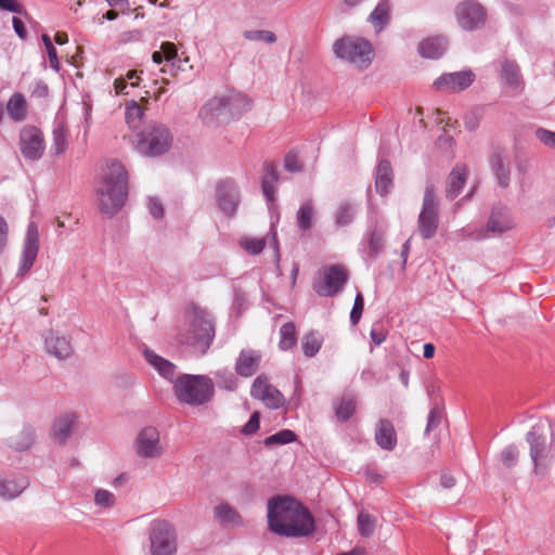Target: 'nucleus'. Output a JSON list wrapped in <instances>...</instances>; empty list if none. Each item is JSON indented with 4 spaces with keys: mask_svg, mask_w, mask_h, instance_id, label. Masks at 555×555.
Returning a JSON list of instances; mask_svg holds the SVG:
<instances>
[{
    "mask_svg": "<svg viewBox=\"0 0 555 555\" xmlns=\"http://www.w3.org/2000/svg\"><path fill=\"white\" fill-rule=\"evenodd\" d=\"M393 186V171L390 162L382 159L375 172V189L380 196L387 195Z\"/></svg>",
    "mask_w": 555,
    "mask_h": 555,
    "instance_id": "cd10ccee",
    "label": "nucleus"
},
{
    "mask_svg": "<svg viewBox=\"0 0 555 555\" xmlns=\"http://www.w3.org/2000/svg\"><path fill=\"white\" fill-rule=\"evenodd\" d=\"M535 138L545 146L555 150V132L544 128H538L535 130Z\"/></svg>",
    "mask_w": 555,
    "mask_h": 555,
    "instance_id": "5fc2aeb1",
    "label": "nucleus"
},
{
    "mask_svg": "<svg viewBox=\"0 0 555 555\" xmlns=\"http://www.w3.org/2000/svg\"><path fill=\"white\" fill-rule=\"evenodd\" d=\"M137 452L142 457H157L162 454L159 433L153 426L143 428L137 437Z\"/></svg>",
    "mask_w": 555,
    "mask_h": 555,
    "instance_id": "a211bd4d",
    "label": "nucleus"
},
{
    "mask_svg": "<svg viewBox=\"0 0 555 555\" xmlns=\"http://www.w3.org/2000/svg\"><path fill=\"white\" fill-rule=\"evenodd\" d=\"M374 520L370 514L359 513L358 515V529L362 537H370L374 531Z\"/></svg>",
    "mask_w": 555,
    "mask_h": 555,
    "instance_id": "3c124183",
    "label": "nucleus"
},
{
    "mask_svg": "<svg viewBox=\"0 0 555 555\" xmlns=\"http://www.w3.org/2000/svg\"><path fill=\"white\" fill-rule=\"evenodd\" d=\"M99 209L108 218L114 217L128 198V172L116 159L106 163L102 185L98 189Z\"/></svg>",
    "mask_w": 555,
    "mask_h": 555,
    "instance_id": "f03ea898",
    "label": "nucleus"
},
{
    "mask_svg": "<svg viewBox=\"0 0 555 555\" xmlns=\"http://www.w3.org/2000/svg\"><path fill=\"white\" fill-rule=\"evenodd\" d=\"M39 251V232L37 224L31 221L27 225L23 251L20 260L17 275H25L34 266Z\"/></svg>",
    "mask_w": 555,
    "mask_h": 555,
    "instance_id": "2eb2a0df",
    "label": "nucleus"
},
{
    "mask_svg": "<svg viewBox=\"0 0 555 555\" xmlns=\"http://www.w3.org/2000/svg\"><path fill=\"white\" fill-rule=\"evenodd\" d=\"M143 356L149 364H151L153 367L156 369V371L162 375L164 378L175 382L177 378V366L170 362L169 360L158 356L153 350L149 348H144Z\"/></svg>",
    "mask_w": 555,
    "mask_h": 555,
    "instance_id": "a878e982",
    "label": "nucleus"
},
{
    "mask_svg": "<svg viewBox=\"0 0 555 555\" xmlns=\"http://www.w3.org/2000/svg\"><path fill=\"white\" fill-rule=\"evenodd\" d=\"M143 108L134 101L126 107V118L128 122H131L132 118H141L143 116Z\"/></svg>",
    "mask_w": 555,
    "mask_h": 555,
    "instance_id": "052dcab7",
    "label": "nucleus"
},
{
    "mask_svg": "<svg viewBox=\"0 0 555 555\" xmlns=\"http://www.w3.org/2000/svg\"><path fill=\"white\" fill-rule=\"evenodd\" d=\"M284 167L288 172H300L304 167L299 162L297 154L293 151L288 152L284 158Z\"/></svg>",
    "mask_w": 555,
    "mask_h": 555,
    "instance_id": "864d4df0",
    "label": "nucleus"
},
{
    "mask_svg": "<svg viewBox=\"0 0 555 555\" xmlns=\"http://www.w3.org/2000/svg\"><path fill=\"white\" fill-rule=\"evenodd\" d=\"M489 165L491 171L496 178L498 184L505 189L511 182V167L509 159L504 151L500 146H494L490 153Z\"/></svg>",
    "mask_w": 555,
    "mask_h": 555,
    "instance_id": "6ab92c4d",
    "label": "nucleus"
},
{
    "mask_svg": "<svg viewBox=\"0 0 555 555\" xmlns=\"http://www.w3.org/2000/svg\"><path fill=\"white\" fill-rule=\"evenodd\" d=\"M519 459V450L515 444L506 446L500 453V462L506 468L517 465Z\"/></svg>",
    "mask_w": 555,
    "mask_h": 555,
    "instance_id": "a18cd8bd",
    "label": "nucleus"
},
{
    "mask_svg": "<svg viewBox=\"0 0 555 555\" xmlns=\"http://www.w3.org/2000/svg\"><path fill=\"white\" fill-rule=\"evenodd\" d=\"M52 149L56 155L65 153L68 146V130L64 122H57L53 128Z\"/></svg>",
    "mask_w": 555,
    "mask_h": 555,
    "instance_id": "ea45409f",
    "label": "nucleus"
},
{
    "mask_svg": "<svg viewBox=\"0 0 555 555\" xmlns=\"http://www.w3.org/2000/svg\"><path fill=\"white\" fill-rule=\"evenodd\" d=\"M0 9L11 13L24 14L27 16V12L25 11L24 7L16 0H0Z\"/></svg>",
    "mask_w": 555,
    "mask_h": 555,
    "instance_id": "13d9d810",
    "label": "nucleus"
},
{
    "mask_svg": "<svg viewBox=\"0 0 555 555\" xmlns=\"http://www.w3.org/2000/svg\"><path fill=\"white\" fill-rule=\"evenodd\" d=\"M500 78L504 86L512 91L520 92L524 86V79L518 64L508 59L500 61Z\"/></svg>",
    "mask_w": 555,
    "mask_h": 555,
    "instance_id": "412c9836",
    "label": "nucleus"
},
{
    "mask_svg": "<svg viewBox=\"0 0 555 555\" xmlns=\"http://www.w3.org/2000/svg\"><path fill=\"white\" fill-rule=\"evenodd\" d=\"M513 227L514 222L509 209L501 204L493 206L487 222V231L494 234H502Z\"/></svg>",
    "mask_w": 555,
    "mask_h": 555,
    "instance_id": "aec40b11",
    "label": "nucleus"
},
{
    "mask_svg": "<svg viewBox=\"0 0 555 555\" xmlns=\"http://www.w3.org/2000/svg\"><path fill=\"white\" fill-rule=\"evenodd\" d=\"M151 555H175L178 550L177 533L166 520H153L149 532Z\"/></svg>",
    "mask_w": 555,
    "mask_h": 555,
    "instance_id": "6e6552de",
    "label": "nucleus"
},
{
    "mask_svg": "<svg viewBox=\"0 0 555 555\" xmlns=\"http://www.w3.org/2000/svg\"><path fill=\"white\" fill-rule=\"evenodd\" d=\"M349 279V272L343 264L325 267L321 279L313 282V291L323 297H335L345 287Z\"/></svg>",
    "mask_w": 555,
    "mask_h": 555,
    "instance_id": "9b49d317",
    "label": "nucleus"
},
{
    "mask_svg": "<svg viewBox=\"0 0 555 555\" xmlns=\"http://www.w3.org/2000/svg\"><path fill=\"white\" fill-rule=\"evenodd\" d=\"M9 225L5 219L0 215V255L4 251L8 243Z\"/></svg>",
    "mask_w": 555,
    "mask_h": 555,
    "instance_id": "e2e57ef3",
    "label": "nucleus"
},
{
    "mask_svg": "<svg viewBox=\"0 0 555 555\" xmlns=\"http://www.w3.org/2000/svg\"><path fill=\"white\" fill-rule=\"evenodd\" d=\"M44 345L47 352L59 360L68 359L74 353L70 339L66 336H60L57 333L51 332L46 337Z\"/></svg>",
    "mask_w": 555,
    "mask_h": 555,
    "instance_id": "4be33fe9",
    "label": "nucleus"
},
{
    "mask_svg": "<svg viewBox=\"0 0 555 555\" xmlns=\"http://www.w3.org/2000/svg\"><path fill=\"white\" fill-rule=\"evenodd\" d=\"M35 442V430L27 426L24 427L17 435L10 437L9 447L15 451H25L29 449Z\"/></svg>",
    "mask_w": 555,
    "mask_h": 555,
    "instance_id": "e433bc0d",
    "label": "nucleus"
},
{
    "mask_svg": "<svg viewBox=\"0 0 555 555\" xmlns=\"http://www.w3.org/2000/svg\"><path fill=\"white\" fill-rule=\"evenodd\" d=\"M447 48V38L443 36H435L424 39L418 44V53L423 57L437 60L444 54Z\"/></svg>",
    "mask_w": 555,
    "mask_h": 555,
    "instance_id": "c85d7f7f",
    "label": "nucleus"
},
{
    "mask_svg": "<svg viewBox=\"0 0 555 555\" xmlns=\"http://www.w3.org/2000/svg\"><path fill=\"white\" fill-rule=\"evenodd\" d=\"M115 495L108 490L98 489L94 493V503L100 507L111 508L115 505Z\"/></svg>",
    "mask_w": 555,
    "mask_h": 555,
    "instance_id": "8fccbe9b",
    "label": "nucleus"
},
{
    "mask_svg": "<svg viewBox=\"0 0 555 555\" xmlns=\"http://www.w3.org/2000/svg\"><path fill=\"white\" fill-rule=\"evenodd\" d=\"M280 343L279 347L281 350H289L296 346L297 337H296V328L294 323L287 322L284 323L280 328Z\"/></svg>",
    "mask_w": 555,
    "mask_h": 555,
    "instance_id": "a19ab883",
    "label": "nucleus"
},
{
    "mask_svg": "<svg viewBox=\"0 0 555 555\" xmlns=\"http://www.w3.org/2000/svg\"><path fill=\"white\" fill-rule=\"evenodd\" d=\"M244 38L250 41H264L267 43H274L276 36L270 30H245Z\"/></svg>",
    "mask_w": 555,
    "mask_h": 555,
    "instance_id": "09e8293b",
    "label": "nucleus"
},
{
    "mask_svg": "<svg viewBox=\"0 0 555 555\" xmlns=\"http://www.w3.org/2000/svg\"><path fill=\"white\" fill-rule=\"evenodd\" d=\"M74 423V414H65L56 418L52 428L54 439L60 443H64L70 437Z\"/></svg>",
    "mask_w": 555,
    "mask_h": 555,
    "instance_id": "f704fd0d",
    "label": "nucleus"
},
{
    "mask_svg": "<svg viewBox=\"0 0 555 555\" xmlns=\"http://www.w3.org/2000/svg\"><path fill=\"white\" fill-rule=\"evenodd\" d=\"M240 245L249 255H259L266 246V238L244 237L241 240Z\"/></svg>",
    "mask_w": 555,
    "mask_h": 555,
    "instance_id": "49530a36",
    "label": "nucleus"
},
{
    "mask_svg": "<svg viewBox=\"0 0 555 555\" xmlns=\"http://www.w3.org/2000/svg\"><path fill=\"white\" fill-rule=\"evenodd\" d=\"M189 328L182 343L205 354L215 339V320L205 309L192 304L186 310Z\"/></svg>",
    "mask_w": 555,
    "mask_h": 555,
    "instance_id": "20e7f679",
    "label": "nucleus"
},
{
    "mask_svg": "<svg viewBox=\"0 0 555 555\" xmlns=\"http://www.w3.org/2000/svg\"><path fill=\"white\" fill-rule=\"evenodd\" d=\"M454 15L457 25L465 31L481 29L488 18L487 9L477 0H464L456 4Z\"/></svg>",
    "mask_w": 555,
    "mask_h": 555,
    "instance_id": "9d476101",
    "label": "nucleus"
},
{
    "mask_svg": "<svg viewBox=\"0 0 555 555\" xmlns=\"http://www.w3.org/2000/svg\"><path fill=\"white\" fill-rule=\"evenodd\" d=\"M333 51L338 59L359 68H366L374 55L372 44L363 38L343 37L334 42Z\"/></svg>",
    "mask_w": 555,
    "mask_h": 555,
    "instance_id": "423d86ee",
    "label": "nucleus"
},
{
    "mask_svg": "<svg viewBox=\"0 0 555 555\" xmlns=\"http://www.w3.org/2000/svg\"><path fill=\"white\" fill-rule=\"evenodd\" d=\"M264 176L262 179H268L271 183H275L279 180V172L276 167L271 162H266L263 164Z\"/></svg>",
    "mask_w": 555,
    "mask_h": 555,
    "instance_id": "680f3d73",
    "label": "nucleus"
},
{
    "mask_svg": "<svg viewBox=\"0 0 555 555\" xmlns=\"http://www.w3.org/2000/svg\"><path fill=\"white\" fill-rule=\"evenodd\" d=\"M261 189L262 193L267 199V202L272 203L274 202L275 197V188L274 183H271L268 179H262L261 181Z\"/></svg>",
    "mask_w": 555,
    "mask_h": 555,
    "instance_id": "0e129e2a",
    "label": "nucleus"
},
{
    "mask_svg": "<svg viewBox=\"0 0 555 555\" xmlns=\"http://www.w3.org/2000/svg\"><path fill=\"white\" fill-rule=\"evenodd\" d=\"M269 530L284 538H307L315 531L311 512L291 495H274L267 503Z\"/></svg>",
    "mask_w": 555,
    "mask_h": 555,
    "instance_id": "f257e3e1",
    "label": "nucleus"
},
{
    "mask_svg": "<svg viewBox=\"0 0 555 555\" xmlns=\"http://www.w3.org/2000/svg\"><path fill=\"white\" fill-rule=\"evenodd\" d=\"M12 24H13V29H14L15 34L21 39H26L27 30H26L24 22L20 17L14 16L12 18Z\"/></svg>",
    "mask_w": 555,
    "mask_h": 555,
    "instance_id": "69168bd1",
    "label": "nucleus"
},
{
    "mask_svg": "<svg viewBox=\"0 0 555 555\" xmlns=\"http://www.w3.org/2000/svg\"><path fill=\"white\" fill-rule=\"evenodd\" d=\"M217 386L228 391H234L237 388V378L229 369H221L215 372Z\"/></svg>",
    "mask_w": 555,
    "mask_h": 555,
    "instance_id": "79ce46f5",
    "label": "nucleus"
},
{
    "mask_svg": "<svg viewBox=\"0 0 555 555\" xmlns=\"http://www.w3.org/2000/svg\"><path fill=\"white\" fill-rule=\"evenodd\" d=\"M172 142L168 128L152 124L138 134L137 151L144 156H159L166 153Z\"/></svg>",
    "mask_w": 555,
    "mask_h": 555,
    "instance_id": "0eeeda50",
    "label": "nucleus"
},
{
    "mask_svg": "<svg viewBox=\"0 0 555 555\" xmlns=\"http://www.w3.org/2000/svg\"><path fill=\"white\" fill-rule=\"evenodd\" d=\"M322 347V340L313 332L306 334L301 341V348L306 357H314Z\"/></svg>",
    "mask_w": 555,
    "mask_h": 555,
    "instance_id": "37998d69",
    "label": "nucleus"
},
{
    "mask_svg": "<svg viewBox=\"0 0 555 555\" xmlns=\"http://www.w3.org/2000/svg\"><path fill=\"white\" fill-rule=\"evenodd\" d=\"M365 238L367 240V251L364 261L367 266L384 250L385 247V230L378 225L371 228Z\"/></svg>",
    "mask_w": 555,
    "mask_h": 555,
    "instance_id": "bb28decb",
    "label": "nucleus"
},
{
    "mask_svg": "<svg viewBox=\"0 0 555 555\" xmlns=\"http://www.w3.org/2000/svg\"><path fill=\"white\" fill-rule=\"evenodd\" d=\"M46 50L48 53L51 68H53L55 72H59L60 70V62L57 59V52H56L55 47L53 46L52 48H47Z\"/></svg>",
    "mask_w": 555,
    "mask_h": 555,
    "instance_id": "338daca9",
    "label": "nucleus"
},
{
    "mask_svg": "<svg viewBox=\"0 0 555 555\" xmlns=\"http://www.w3.org/2000/svg\"><path fill=\"white\" fill-rule=\"evenodd\" d=\"M177 400L190 406H201L215 396V384L207 375L181 374L173 382Z\"/></svg>",
    "mask_w": 555,
    "mask_h": 555,
    "instance_id": "39448f33",
    "label": "nucleus"
},
{
    "mask_svg": "<svg viewBox=\"0 0 555 555\" xmlns=\"http://www.w3.org/2000/svg\"><path fill=\"white\" fill-rule=\"evenodd\" d=\"M364 310V298L361 293H358L354 298L353 307L350 312V323L357 325L362 317Z\"/></svg>",
    "mask_w": 555,
    "mask_h": 555,
    "instance_id": "603ef678",
    "label": "nucleus"
},
{
    "mask_svg": "<svg viewBox=\"0 0 555 555\" xmlns=\"http://www.w3.org/2000/svg\"><path fill=\"white\" fill-rule=\"evenodd\" d=\"M216 203L224 216L232 218L236 215L241 204V192L233 179L227 178L217 182Z\"/></svg>",
    "mask_w": 555,
    "mask_h": 555,
    "instance_id": "ddd939ff",
    "label": "nucleus"
},
{
    "mask_svg": "<svg viewBox=\"0 0 555 555\" xmlns=\"http://www.w3.org/2000/svg\"><path fill=\"white\" fill-rule=\"evenodd\" d=\"M198 116L206 126H216L218 124H228L229 114L224 104L223 96L210 99L198 112Z\"/></svg>",
    "mask_w": 555,
    "mask_h": 555,
    "instance_id": "dca6fc26",
    "label": "nucleus"
},
{
    "mask_svg": "<svg viewBox=\"0 0 555 555\" xmlns=\"http://www.w3.org/2000/svg\"><path fill=\"white\" fill-rule=\"evenodd\" d=\"M456 485L455 478L449 473L443 472L440 476V486L444 489H451Z\"/></svg>",
    "mask_w": 555,
    "mask_h": 555,
    "instance_id": "774afa93",
    "label": "nucleus"
},
{
    "mask_svg": "<svg viewBox=\"0 0 555 555\" xmlns=\"http://www.w3.org/2000/svg\"><path fill=\"white\" fill-rule=\"evenodd\" d=\"M260 424V413L258 411H255L248 422L242 427L241 433L243 435L249 436L254 435L259 429Z\"/></svg>",
    "mask_w": 555,
    "mask_h": 555,
    "instance_id": "6e6d98bb",
    "label": "nucleus"
},
{
    "mask_svg": "<svg viewBox=\"0 0 555 555\" xmlns=\"http://www.w3.org/2000/svg\"><path fill=\"white\" fill-rule=\"evenodd\" d=\"M375 442L386 451H392L398 442L397 433L392 423L387 418H380L375 428Z\"/></svg>",
    "mask_w": 555,
    "mask_h": 555,
    "instance_id": "b1692460",
    "label": "nucleus"
},
{
    "mask_svg": "<svg viewBox=\"0 0 555 555\" xmlns=\"http://www.w3.org/2000/svg\"><path fill=\"white\" fill-rule=\"evenodd\" d=\"M261 354L251 349H243L235 361V373L242 377L253 376L260 364Z\"/></svg>",
    "mask_w": 555,
    "mask_h": 555,
    "instance_id": "5701e85b",
    "label": "nucleus"
},
{
    "mask_svg": "<svg viewBox=\"0 0 555 555\" xmlns=\"http://www.w3.org/2000/svg\"><path fill=\"white\" fill-rule=\"evenodd\" d=\"M369 21L378 30L383 29L390 21V5L388 0H382L371 12Z\"/></svg>",
    "mask_w": 555,
    "mask_h": 555,
    "instance_id": "4c0bfd02",
    "label": "nucleus"
},
{
    "mask_svg": "<svg viewBox=\"0 0 555 555\" xmlns=\"http://www.w3.org/2000/svg\"><path fill=\"white\" fill-rule=\"evenodd\" d=\"M535 475L544 476L555 462V428L547 422L534 424L526 435Z\"/></svg>",
    "mask_w": 555,
    "mask_h": 555,
    "instance_id": "7ed1b4c3",
    "label": "nucleus"
},
{
    "mask_svg": "<svg viewBox=\"0 0 555 555\" xmlns=\"http://www.w3.org/2000/svg\"><path fill=\"white\" fill-rule=\"evenodd\" d=\"M314 207L312 201L304 202L297 211V225L301 231H309L312 228L314 217Z\"/></svg>",
    "mask_w": 555,
    "mask_h": 555,
    "instance_id": "58836bf2",
    "label": "nucleus"
},
{
    "mask_svg": "<svg viewBox=\"0 0 555 555\" xmlns=\"http://www.w3.org/2000/svg\"><path fill=\"white\" fill-rule=\"evenodd\" d=\"M20 150L26 160L37 162L44 153L46 142L42 131L33 125L24 126L20 131Z\"/></svg>",
    "mask_w": 555,
    "mask_h": 555,
    "instance_id": "f8f14e48",
    "label": "nucleus"
},
{
    "mask_svg": "<svg viewBox=\"0 0 555 555\" xmlns=\"http://www.w3.org/2000/svg\"><path fill=\"white\" fill-rule=\"evenodd\" d=\"M149 211L155 219H162L164 217V207L158 198L150 197Z\"/></svg>",
    "mask_w": 555,
    "mask_h": 555,
    "instance_id": "bf43d9fd",
    "label": "nucleus"
},
{
    "mask_svg": "<svg viewBox=\"0 0 555 555\" xmlns=\"http://www.w3.org/2000/svg\"><path fill=\"white\" fill-rule=\"evenodd\" d=\"M229 114V121L240 118L249 107V100L246 95L237 93L223 96Z\"/></svg>",
    "mask_w": 555,
    "mask_h": 555,
    "instance_id": "473e14b6",
    "label": "nucleus"
},
{
    "mask_svg": "<svg viewBox=\"0 0 555 555\" xmlns=\"http://www.w3.org/2000/svg\"><path fill=\"white\" fill-rule=\"evenodd\" d=\"M250 396L258 399L272 410L284 405L285 398L282 392L269 383L267 375L261 374L255 378L250 387Z\"/></svg>",
    "mask_w": 555,
    "mask_h": 555,
    "instance_id": "4468645a",
    "label": "nucleus"
},
{
    "mask_svg": "<svg viewBox=\"0 0 555 555\" xmlns=\"http://www.w3.org/2000/svg\"><path fill=\"white\" fill-rule=\"evenodd\" d=\"M354 210L348 203L341 204L336 211V224L339 227L348 225L352 222Z\"/></svg>",
    "mask_w": 555,
    "mask_h": 555,
    "instance_id": "de8ad7c7",
    "label": "nucleus"
},
{
    "mask_svg": "<svg viewBox=\"0 0 555 555\" xmlns=\"http://www.w3.org/2000/svg\"><path fill=\"white\" fill-rule=\"evenodd\" d=\"M296 434L291 429H282L269 437L263 441L266 447H272L274 444H287L296 440Z\"/></svg>",
    "mask_w": 555,
    "mask_h": 555,
    "instance_id": "c03bdc74",
    "label": "nucleus"
},
{
    "mask_svg": "<svg viewBox=\"0 0 555 555\" xmlns=\"http://www.w3.org/2000/svg\"><path fill=\"white\" fill-rule=\"evenodd\" d=\"M29 485L26 476L13 480L0 478V496L7 500L17 498Z\"/></svg>",
    "mask_w": 555,
    "mask_h": 555,
    "instance_id": "2f4dec72",
    "label": "nucleus"
},
{
    "mask_svg": "<svg viewBox=\"0 0 555 555\" xmlns=\"http://www.w3.org/2000/svg\"><path fill=\"white\" fill-rule=\"evenodd\" d=\"M441 412L437 406L430 409L427 417V425L425 429V434H429L433 429H435L441 422Z\"/></svg>",
    "mask_w": 555,
    "mask_h": 555,
    "instance_id": "4d7b16f0",
    "label": "nucleus"
},
{
    "mask_svg": "<svg viewBox=\"0 0 555 555\" xmlns=\"http://www.w3.org/2000/svg\"><path fill=\"white\" fill-rule=\"evenodd\" d=\"M7 111L14 121H23L27 116V103L25 96L15 92L7 103Z\"/></svg>",
    "mask_w": 555,
    "mask_h": 555,
    "instance_id": "c9c22d12",
    "label": "nucleus"
},
{
    "mask_svg": "<svg viewBox=\"0 0 555 555\" xmlns=\"http://www.w3.org/2000/svg\"><path fill=\"white\" fill-rule=\"evenodd\" d=\"M439 227V201L435 186L427 184L424 192L423 205L417 219V228L424 240L433 238Z\"/></svg>",
    "mask_w": 555,
    "mask_h": 555,
    "instance_id": "1a4fd4ad",
    "label": "nucleus"
},
{
    "mask_svg": "<svg viewBox=\"0 0 555 555\" xmlns=\"http://www.w3.org/2000/svg\"><path fill=\"white\" fill-rule=\"evenodd\" d=\"M333 406L337 420L341 423L348 422L357 410L356 398L348 393L333 401Z\"/></svg>",
    "mask_w": 555,
    "mask_h": 555,
    "instance_id": "7c9ffc66",
    "label": "nucleus"
},
{
    "mask_svg": "<svg viewBox=\"0 0 555 555\" xmlns=\"http://www.w3.org/2000/svg\"><path fill=\"white\" fill-rule=\"evenodd\" d=\"M214 517L223 528H236L244 526V519L236 508L227 502H222L214 507Z\"/></svg>",
    "mask_w": 555,
    "mask_h": 555,
    "instance_id": "393cba45",
    "label": "nucleus"
},
{
    "mask_svg": "<svg viewBox=\"0 0 555 555\" xmlns=\"http://www.w3.org/2000/svg\"><path fill=\"white\" fill-rule=\"evenodd\" d=\"M467 168L466 166H456L454 167L447 180V186H446V197L450 201L456 198L463 186L466 183L467 180Z\"/></svg>",
    "mask_w": 555,
    "mask_h": 555,
    "instance_id": "c756f323",
    "label": "nucleus"
},
{
    "mask_svg": "<svg viewBox=\"0 0 555 555\" xmlns=\"http://www.w3.org/2000/svg\"><path fill=\"white\" fill-rule=\"evenodd\" d=\"M475 80V74L472 70H463L443 74L438 77L434 86L438 90L459 92L468 88Z\"/></svg>",
    "mask_w": 555,
    "mask_h": 555,
    "instance_id": "f3484780",
    "label": "nucleus"
},
{
    "mask_svg": "<svg viewBox=\"0 0 555 555\" xmlns=\"http://www.w3.org/2000/svg\"><path fill=\"white\" fill-rule=\"evenodd\" d=\"M160 50L164 53L166 62L170 63L169 73L175 75L178 70H185V67L182 66V53L179 55L178 49L175 43L166 41L162 43ZM163 73H168L167 68H162Z\"/></svg>",
    "mask_w": 555,
    "mask_h": 555,
    "instance_id": "72a5a7b5",
    "label": "nucleus"
}]
</instances>
